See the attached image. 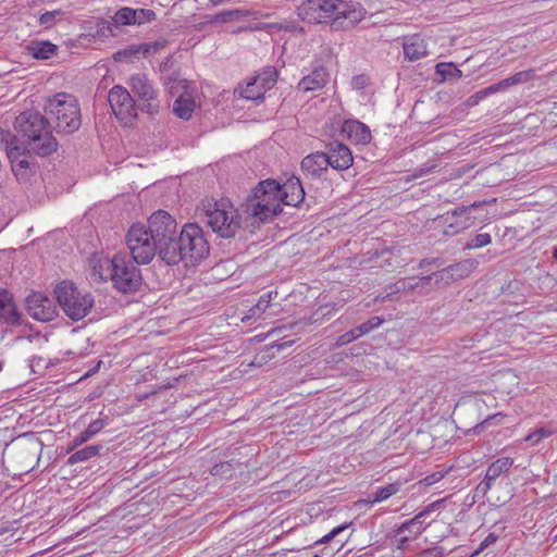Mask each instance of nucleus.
<instances>
[{"label": "nucleus", "mask_w": 557, "mask_h": 557, "mask_svg": "<svg viewBox=\"0 0 557 557\" xmlns=\"http://www.w3.org/2000/svg\"><path fill=\"white\" fill-rule=\"evenodd\" d=\"M364 8L354 1L307 0L297 8L298 16L308 23H330L335 29H347L366 16Z\"/></svg>", "instance_id": "obj_1"}, {"label": "nucleus", "mask_w": 557, "mask_h": 557, "mask_svg": "<svg viewBox=\"0 0 557 557\" xmlns=\"http://www.w3.org/2000/svg\"><path fill=\"white\" fill-rule=\"evenodd\" d=\"M15 129L25 139V147L40 157H47L58 150V141L52 135L51 124L37 111H24L15 119Z\"/></svg>", "instance_id": "obj_2"}, {"label": "nucleus", "mask_w": 557, "mask_h": 557, "mask_svg": "<svg viewBox=\"0 0 557 557\" xmlns=\"http://www.w3.org/2000/svg\"><path fill=\"white\" fill-rule=\"evenodd\" d=\"M133 258L126 253H115L112 259L100 260L94 267V275L98 273L101 280L110 278L113 286L121 293L137 292L141 285L140 270Z\"/></svg>", "instance_id": "obj_3"}, {"label": "nucleus", "mask_w": 557, "mask_h": 557, "mask_svg": "<svg viewBox=\"0 0 557 557\" xmlns=\"http://www.w3.org/2000/svg\"><path fill=\"white\" fill-rule=\"evenodd\" d=\"M242 210L252 223H264L282 212L280 183L275 180L260 182L242 205Z\"/></svg>", "instance_id": "obj_4"}, {"label": "nucleus", "mask_w": 557, "mask_h": 557, "mask_svg": "<svg viewBox=\"0 0 557 557\" xmlns=\"http://www.w3.org/2000/svg\"><path fill=\"white\" fill-rule=\"evenodd\" d=\"M45 113L58 134H73L81 127V108L72 95L60 92L48 99Z\"/></svg>", "instance_id": "obj_5"}, {"label": "nucleus", "mask_w": 557, "mask_h": 557, "mask_svg": "<svg viewBox=\"0 0 557 557\" xmlns=\"http://www.w3.org/2000/svg\"><path fill=\"white\" fill-rule=\"evenodd\" d=\"M55 299L65 313L73 321L85 318L94 306L90 293L79 290L72 282L62 281L54 288Z\"/></svg>", "instance_id": "obj_6"}, {"label": "nucleus", "mask_w": 557, "mask_h": 557, "mask_svg": "<svg viewBox=\"0 0 557 557\" xmlns=\"http://www.w3.org/2000/svg\"><path fill=\"white\" fill-rule=\"evenodd\" d=\"M202 220L220 237L231 238L240 227L239 215L234 206L226 199L209 203Z\"/></svg>", "instance_id": "obj_7"}, {"label": "nucleus", "mask_w": 557, "mask_h": 557, "mask_svg": "<svg viewBox=\"0 0 557 557\" xmlns=\"http://www.w3.org/2000/svg\"><path fill=\"white\" fill-rule=\"evenodd\" d=\"M0 140L5 141L7 156L11 163V170L21 184H26L35 175L37 163L30 161L28 148L23 143L12 136L10 133H5L0 127Z\"/></svg>", "instance_id": "obj_8"}, {"label": "nucleus", "mask_w": 557, "mask_h": 557, "mask_svg": "<svg viewBox=\"0 0 557 557\" xmlns=\"http://www.w3.org/2000/svg\"><path fill=\"white\" fill-rule=\"evenodd\" d=\"M126 245L137 264H148L158 253V244L152 238L148 227L134 224L126 234Z\"/></svg>", "instance_id": "obj_9"}, {"label": "nucleus", "mask_w": 557, "mask_h": 557, "mask_svg": "<svg viewBox=\"0 0 557 557\" xmlns=\"http://www.w3.org/2000/svg\"><path fill=\"white\" fill-rule=\"evenodd\" d=\"M178 237L186 265L195 264L209 255V244L199 225L194 223L186 224Z\"/></svg>", "instance_id": "obj_10"}, {"label": "nucleus", "mask_w": 557, "mask_h": 557, "mask_svg": "<svg viewBox=\"0 0 557 557\" xmlns=\"http://www.w3.org/2000/svg\"><path fill=\"white\" fill-rule=\"evenodd\" d=\"M276 81L277 71L273 66H268L250 78L244 87H239L237 91L240 97L247 100L259 101L275 85Z\"/></svg>", "instance_id": "obj_11"}, {"label": "nucleus", "mask_w": 557, "mask_h": 557, "mask_svg": "<svg viewBox=\"0 0 557 557\" xmlns=\"http://www.w3.org/2000/svg\"><path fill=\"white\" fill-rule=\"evenodd\" d=\"M108 101L116 119L124 124H128L137 116L135 101L125 87L113 86L109 91Z\"/></svg>", "instance_id": "obj_12"}, {"label": "nucleus", "mask_w": 557, "mask_h": 557, "mask_svg": "<svg viewBox=\"0 0 557 557\" xmlns=\"http://www.w3.org/2000/svg\"><path fill=\"white\" fill-rule=\"evenodd\" d=\"M128 86L141 102V108L149 114H153L159 110V101L157 99V90L146 74L137 73L129 77Z\"/></svg>", "instance_id": "obj_13"}, {"label": "nucleus", "mask_w": 557, "mask_h": 557, "mask_svg": "<svg viewBox=\"0 0 557 557\" xmlns=\"http://www.w3.org/2000/svg\"><path fill=\"white\" fill-rule=\"evenodd\" d=\"M176 226V221L163 210L152 213L148 220V230L158 247L177 236Z\"/></svg>", "instance_id": "obj_14"}, {"label": "nucleus", "mask_w": 557, "mask_h": 557, "mask_svg": "<svg viewBox=\"0 0 557 557\" xmlns=\"http://www.w3.org/2000/svg\"><path fill=\"white\" fill-rule=\"evenodd\" d=\"M26 310L28 314L40 322H48L57 315L53 301L41 293H33L26 298Z\"/></svg>", "instance_id": "obj_15"}, {"label": "nucleus", "mask_w": 557, "mask_h": 557, "mask_svg": "<svg viewBox=\"0 0 557 557\" xmlns=\"http://www.w3.org/2000/svg\"><path fill=\"white\" fill-rule=\"evenodd\" d=\"M483 203H485L484 201H475L473 203H471L470 206H462V207H458L456 209H454L451 212H448L444 219H445V222L447 223L446 227L444 228L443 231V234L445 236H451V235H455L468 227L471 226L472 222H471V219L470 218H466L463 220H451L453 218H459L463 214H466L467 212L471 211V210H474L476 208H479L480 206H482Z\"/></svg>", "instance_id": "obj_16"}, {"label": "nucleus", "mask_w": 557, "mask_h": 557, "mask_svg": "<svg viewBox=\"0 0 557 557\" xmlns=\"http://www.w3.org/2000/svg\"><path fill=\"white\" fill-rule=\"evenodd\" d=\"M324 156L330 161V166L337 171L349 169L354 162L350 149L339 141L330 143Z\"/></svg>", "instance_id": "obj_17"}, {"label": "nucleus", "mask_w": 557, "mask_h": 557, "mask_svg": "<svg viewBox=\"0 0 557 557\" xmlns=\"http://www.w3.org/2000/svg\"><path fill=\"white\" fill-rule=\"evenodd\" d=\"M472 261L466 260L448 265L437 272H434L435 287L441 285H449L450 283L463 278L469 275L472 268Z\"/></svg>", "instance_id": "obj_18"}, {"label": "nucleus", "mask_w": 557, "mask_h": 557, "mask_svg": "<svg viewBox=\"0 0 557 557\" xmlns=\"http://www.w3.org/2000/svg\"><path fill=\"white\" fill-rule=\"evenodd\" d=\"M306 193L300 180L292 176L284 184H280V198L286 206L298 207L305 199Z\"/></svg>", "instance_id": "obj_19"}, {"label": "nucleus", "mask_w": 557, "mask_h": 557, "mask_svg": "<svg viewBox=\"0 0 557 557\" xmlns=\"http://www.w3.org/2000/svg\"><path fill=\"white\" fill-rule=\"evenodd\" d=\"M329 166L330 161L322 151L310 153L301 161V170L312 178H321L327 172Z\"/></svg>", "instance_id": "obj_20"}, {"label": "nucleus", "mask_w": 557, "mask_h": 557, "mask_svg": "<svg viewBox=\"0 0 557 557\" xmlns=\"http://www.w3.org/2000/svg\"><path fill=\"white\" fill-rule=\"evenodd\" d=\"M0 321L8 325H20L21 313L14 301L13 295L7 290L0 288Z\"/></svg>", "instance_id": "obj_21"}, {"label": "nucleus", "mask_w": 557, "mask_h": 557, "mask_svg": "<svg viewBox=\"0 0 557 557\" xmlns=\"http://www.w3.org/2000/svg\"><path fill=\"white\" fill-rule=\"evenodd\" d=\"M329 82V72L326 67L318 65L313 67L310 74L302 77L297 85L298 90L315 91L322 89Z\"/></svg>", "instance_id": "obj_22"}, {"label": "nucleus", "mask_w": 557, "mask_h": 557, "mask_svg": "<svg viewBox=\"0 0 557 557\" xmlns=\"http://www.w3.org/2000/svg\"><path fill=\"white\" fill-rule=\"evenodd\" d=\"M157 255L168 265H176L184 261V253L178 235L170 240H165V243L159 246Z\"/></svg>", "instance_id": "obj_23"}, {"label": "nucleus", "mask_w": 557, "mask_h": 557, "mask_svg": "<svg viewBox=\"0 0 557 557\" xmlns=\"http://www.w3.org/2000/svg\"><path fill=\"white\" fill-rule=\"evenodd\" d=\"M404 54L409 61H417L426 55V45L419 35H412L405 38Z\"/></svg>", "instance_id": "obj_24"}, {"label": "nucleus", "mask_w": 557, "mask_h": 557, "mask_svg": "<svg viewBox=\"0 0 557 557\" xmlns=\"http://www.w3.org/2000/svg\"><path fill=\"white\" fill-rule=\"evenodd\" d=\"M344 132L357 144L366 145L371 140L369 127L359 121H347L344 125Z\"/></svg>", "instance_id": "obj_25"}, {"label": "nucleus", "mask_w": 557, "mask_h": 557, "mask_svg": "<svg viewBox=\"0 0 557 557\" xmlns=\"http://www.w3.org/2000/svg\"><path fill=\"white\" fill-rule=\"evenodd\" d=\"M27 50L34 59L48 60L57 53L58 47L50 41H32Z\"/></svg>", "instance_id": "obj_26"}, {"label": "nucleus", "mask_w": 557, "mask_h": 557, "mask_svg": "<svg viewBox=\"0 0 557 557\" xmlns=\"http://www.w3.org/2000/svg\"><path fill=\"white\" fill-rule=\"evenodd\" d=\"M249 15L248 10L244 9H234V10H227L223 11L213 15H207L206 21L210 24H225L233 21H239L243 17H246Z\"/></svg>", "instance_id": "obj_27"}, {"label": "nucleus", "mask_w": 557, "mask_h": 557, "mask_svg": "<svg viewBox=\"0 0 557 557\" xmlns=\"http://www.w3.org/2000/svg\"><path fill=\"white\" fill-rule=\"evenodd\" d=\"M424 513H417L412 519L405 521L398 529L396 535L409 533L414 540L424 530Z\"/></svg>", "instance_id": "obj_28"}, {"label": "nucleus", "mask_w": 557, "mask_h": 557, "mask_svg": "<svg viewBox=\"0 0 557 557\" xmlns=\"http://www.w3.org/2000/svg\"><path fill=\"white\" fill-rule=\"evenodd\" d=\"M512 465L513 459L510 457L498 458L488 466L485 476L494 483L498 476L508 472Z\"/></svg>", "instance_id": "obj_29"}, {"label": "nucleus", "mask_w": 557, "mask_h": 557, "mask_svg": "<svg viewBox=\"0 0 557 557\" xmlns=\"http://www.w3.org/2000/svg\"><path fill=\"white\" fill-rule=\"evenodd\" d=\"M102 449V445L96 444V445H89L84 448L75 450L67 459V465H75L78 462L87 461L100 454V450Z\"/></svg>", "instance_id": "obj_30"}, {"label": "nucleus", "mask_w": 557, "mask_h": 557, "mask_svg": "<svg viewBox=\"0 0 557 557\" xmlns=\"http://www.w3.org/2000/svg\"><path fill=\"white\" fill-rule=\"evenodd\" d=\"M401 483L394 482L385 486H380L371 494H369L368 503L374 504L386 500L391 496L397 494L400 491Z\"/></svg>", "instance_id": "obj_31"}, {"label": "nucleus", "mask_w": 557, "mask_h": 557, "mask_svg": "<svg viewBox=\"0 0 557 557\" xmlns=\"http://www.w3.org/2000/svg\"><path fill=\"white\" fill-rule=\"evenodd\" d=\"M195 110V101L190 97L181 96L173 104V112L183 120H188Z\"/></svg>", "instance_id": "obj_32"}, {"label": "nucleus", "mask_w": 557, "mask_h": 557, "mask_svg": "<svg viewBox=\"0 0 557 557\" xmlns=\"http://www.w3.org/2000/svg\"><path fill=\"white\" fill-rule=\"evenodd\" d=\"M272 300V293L263 294L258 302L252 306L248 313L242 318L243 322H246L251 319H260L265 313L267 309L270 307V302Z\"/></svg>", "instance_id": "obj_33"}, {"label": "nucleus", "mask_w": 557, "mask_h": 557, "mask_svg": "<svg viewBox=\"0 0 557 557\" xmlns=\"http://www.w3.org/2000/svg\"><path fill=\"white\" fill-rule=\"evenodd\" d=\"M135 14L136 10L133 8H121L112 16V25H114L116 28L135 25Z\"/></svg>", "instance_id": "obj_34"}, {"label": "nucleus", "mask_w": 557, "mask_h": 557, "mask_svg": "<svg viewBox=\"0 0 557 557\" xmlns=\"http://www.w3.org/2000/svg\"><path fill=\"white\" fill-rule=\"evenodd\" d=\"M435 72L443 81L456 79L462 76V72L453 63H438Z\"/></svg>", "instance_id": "obj_35"}, {"label": "nucleus", "mask_w": 557, "mask_h": 557, "mask_svg": "<svg viewBox=\"0 0 557 557\" xmlns=\"http://www.w3.org/2000/svg\"><path fill=\"white\" fill-rule=\"evenodd\" d=\"M139 53H143L140 45L139 46H131L126 49L116 51L113 54V59L115 62H131L135 58H137Z\"/></svg>", "instance_id": "obj_36"}, {"label": "nucleus", "mask_w": 557, "mask_h": 557, "mask_svg": "<svg viewBox=\"0 0 557 557\" xmlns=\"http://www.w3.org/2000/svg\"><path fill=\"white\" fill-rule=\"evenodd\" d=\"M553 435V431L547 428H539L533 432L529 433L523 441L528 443L530 446L537 445L542 440L549 437Z\"/></svg>", "instance_id": "obj_37"}, {"label": "nucleus", "mask_w": 557, "mask_h": 557, "mask_svg": "<svg viewBox=\"0 0 557 557\" xmlns=\"http://www.w3.org/2000/svg\"><path fill=\"white\" fill-rule=\"evenodd\" d=\"M533 76H534L533 70H525V71L517 72L512 76L505 78V83L507 84V88H509L511 86L524 84V83L531 81L533 78Z\"/></svg>", "instance_id": "obj_38"}, {"label": "nucleus", "mask_w": 557, "mask_h": 557, "mask_svg": "<svg viewBox=\"0 0 557 557\" xmlns=\"http://www.w3.org/2000/svg\"><path fill=\"white\" fill-rule=\"evenodd\" d=\"M233 470H234L233 461H224V462H220V463L214 465L211 468L210 473L212 475H220L222 478H230V476H232Z\"/></svg>", "instance_id": "obj_39"}, {"label": "nucleus", "mask_w": 557, "mask_h": 557, "mask_svg": "<svg viewBox=\"0 0 557 557\" xmlns=\"http://www.w3.org/2000/svg\"><path fill=\"white\" fill-rule=\"evenodd\" d=\"M391 294H398V293H411L413 292L412 281L411 277L408 278H400L393 285L388 287Z\"/></svg>", "instance_id": "obj_40"}, {"label": "nucleus", "mask_w": 557, "mask_h": 557, "mask_svg": "<svg viewBox=\"0 0 557 557\" xmlns=\"http://www.w3.org/2000/svg\"><path fill=\"white\" fill-rule=\"evenodd\" d=\"M383 321L384 320L381 317H377V315L372 317L367 322L358 325L357 331L360 334V336H363V335L370 333L371 331L377 329L379 326H381Z\"/></svg>", "instance_id": "obj_41"}, {"label": "nucleus", "mask_w": 557, "mask_h": 557, "mask_svg": "<svg viewBox=\"0 0 557 557\" xmlns=\"http://www.w3.org/2000/svg\"><path fill=\"white\" fill-rule=\"evenodd\" d=\"M492 242V237L487 233H481L475 235L470 242H468L465 246L466 249L472 248H482L490 245Z\"/></svg>", "instance_id": "obj_42"}, {"label": "nucleus", "mask_w": 557, "mask_h": 557, "mask_svg": "<svg viewBox=\"0 0 557 557\" xmlns=\"http://www.w3.org/2000/svg\"><path fill=\"white\" fill-rule=\"evenodd\" d=\"M63 12L61 10L47 11L39 17V24L45 28H49L54 25L57 18L61 17Z\"/></svg>", "instance_id": "obj_43"}, {"label": "nucleus", "mask_w": 557, "mask_h": 557, "mask_svg": "<svg viewBox=\"0 0 557 557\" xmlns=\"http://www.w3.org/2000/svg\"><path fill=\"white\" fill-rule=\"evenodd\" d=\"M136 14L134 17L135 25H143L146 23H150L156 20V13L154 11L150 9H135Z\"/></svg>", "instance_id": "obj_44"}, {"label": "nucleus", "mask_w": 557, "mask_h": 557, "mask_svg": "<svg viewBox=\"0 0 557 557\" xmlns=\"http://www.w3.org/2000/svg\"><path fill=\"white\" fill-rule=\"evenodd\" d=\"M272 28H277L280 30H286V32H300L304 33V28L299 26V24L295 21H282L280 23H273L271 24Z\"/></svg>", "instance_id": "obj_45"}, {"label": "nucleus", "mask_w": 557, "mask_h": 557, "mask_svg": "<svg viewBox=\"0 0 557 557\" xmlns=\"http://www.w3.org/2000/svg\"><path fill=\"white\" fill-rule=\"evenodd\" d=\"M498 539V535L494 532L487 534V536L480 543L479 547L471 554L470 557H476L481 552L494 544Z\"/></svg>", "instance_id": "obj_46"}, {"label": "nucleus", "mask_w": 557, "mask_h": 557, "mask_svg": "<svg viewBox=\"0 0 557 557\" xmlns=\"http://www.w3.org/2000/svg\"><path fill=\"white\" fill-rule=\"evenodd\" d=\"M361 337L360 334L358 333L357 331V326L355 329H351L350 331L348 332H345L344 334H342L338 338H337V346H344V345H347L351 342H354L355 339Z\"/></svg>", "instance_id": "obj_47"}, {"label": "nucleus", "mask_w": 557, "mask_h": 557, "mask_svg": "<svg viewBox=\"0 0 557 557\" xmlns=\"http://www.w3.org/2000/svg\"><path fill=\"white\" fill-rule=\"evenodd\" d=\"M349 525L348 524H341L336 528H334L330 533L318 540L314 544H325L334 540L336 536H338L343 531H345Z\"/></svg>", "instance_id": "obj_48"}, {"label": "nucleus", "mask_w": 557, "mask_h": 557, "mask_svg": "<svg viewBox=\"0 0 557 557\" xmlns=\"http://www.w3.org/2000/svg\"><path fill=\"white\" fill-rule=\"evenodd\" d=\"M447 471H444V470H441V471H436L434 473H431L429 475H426L425 478H423L420 483L424 486H431L437 482H440L445 475H446Z\"/></svg>", "instance_id": "obj_49"}, {"label": "nucleus", "mask_w": 557, "mask_h": 557, "mask_svg": "<svg viewBox=\"0 0 557 557\" xmlns=\"http://www.w3.org/2000/svg\"><path fill=\"white\" fill-rule=\"evenodd\" d=\"M493 482L488 480L486 476L476 485L474 490V497L481 496L484 497L487 492L491 490Z\"/></svg>", "instance_id": "obj_50"}, {"label": "nucleus", "mask_w": 557, "mask_h": 557, "mask_svg": "<svg viewBox=\"0 0 557 557\" xmlns=\"http://www.w3.org/2000/svg\"><path fill=\"white\" fill-rule=\"evenodd\" d=\"M166 44L168 42L165 40H160V41L140 45L141 50H143V55H145V57L149 55L150 48H153V52H157V51L163 49L166 46Z\"/></svg>", "instance_id": "obj_51"}, {"label": "nucleus", "mask_w": 557, "mask_h": 557, "mask_svg": "<svg viewBox=\"0 0 557 557\" xmlns=\"http://www.w3.org/2000/svg\"><path fill=\"white\" fill-rule=\"evenodd\" d=\"M107 425V422L103 419H96L91 421L87 430L89 433H91L94 436L97 435L104 426Z\"/></svg>", "instance_id": "obj_52"}, {"label": "nucleus", "mask_w": 557, "mask_h": 557, "mask_svg": "<svg viewBox=\"0 0 557 557\" xmlns=\"http://www.w3.org/2000/svg\"><path fill=\"white\" fill-rule=\"evenodd\" d=\"M30 369L34 373L39 372L40 369L47 368L48 362L44 357H33L30 359Z\"/></svg>", "instance_id": "obj_53"}, {"label": "nucleus", "mask_w": 557, "mask_h": 557, "mask_svg": "<svg viewBox=\"0 0 557 557\" xmlns=\"http://www.w3.org/2000/svg\"><path fill=\"white\" fill-rule=\"evenodd\" d=\"M507 84L505 83V79L496 83V84H493L488 87L485 88L486 92H487V96L490 95H493V94H496L498 91H505L507 90Z\"/></svg>", "instance_id": "obj_54"}, {"label": "nucleus", "mask_w": 557, "mask_h": 557, "mask_svg": "<svg viewBox=\"0 0 557 557\" xmlns=\"http://www.w3.org/2000/svg\"><path fill=\"white\" fill-rule=\"evenodd\" d=\"M413 539L408 536V535H404V534L397 535V540H396L397 544H396V546H397L398 549H406L408 547L409 543Z\"/></svg>", "instance_id": "obj_55"}, {"label": "nucleus", "mask_w": 557, "mask_h": 557, "mask_svg": "<svg viewBox=\"0 0 557 557\" xmlns=\"http://www.w3.org/2000/svg\"><path fill=\"white\" fill-rule=\"evenodd\" d=\"M86 442H88V441L86 440V437H85L82 433H79L77 436H75V437L73 438V441H72L71 445H70V446H69V448H67V451L70 453V451L74 450L76 447H78V446L83 445V444H84V443H86Z\"/></svg>", "instance_id": "obj_56"}, {"label": "nucleus", "mask_w": 557, "mask_h": 557, "mask_svg": "<svg viewBox=\"0 0 557 557\" xmlns=\"http://www.w3.org/2000/svg\"><path fill=\"white\" fill-rule=\"evenodd\" d=\"M368 83V78L364 75H357L352 78V87L356 89L363 88Z\"/></svg>", "instance_id": "obj_57"}, {"label": "nucleus", "mask_w": 557, "mask_h": 557, "mask_svg": "<svg viewBox=\"0 0 557 557\" xmlns=\"http://www.w3.org/2000/svg\"><path fill=\"white\" fill-rule=\"evenodd\" d=\"M443 499H438L436 502H433L429 504L423 510H421L419 513H424V518L430 515L431 512L435 511L440 505L443 503Z\"/></svg>", "instance_id": "obj_58"}, {"label": "nucleus", "mask_w": 557, "mask_h": 557, "mask_svg": "<svg viewBox=\"0 0 557 557\" xmlns=\"http://www.w3.org/2000/svg\"><path fill=\"white\" fill-rule=\"evenodd\" d=\"M418 278H419V282L421 284H423V289L430 292L431 288H429V286L432 284V281L435 282L434 273H432L431 275L418 276Z\"/></svg>", "instance_id": "obj_59"}, {"label": "nucleus", "mask_w": 557, "mask_h": 557, "mask_svg": "<svg viewBox=\"0 0 557 557\" xmlns=\"http://www.w3.org/2000/svg\"><path fill=\"white\" fill-rule=\"evenodd\" d=\"M431 264H435V265L440 267V265H442V261L438 258H433V259L425 258L419 262L418 268L424 269L425 267L431 265Z\"/></svg>", "instance_id": "obj_60"}, {"label": "nucleus", "mask_w": 557, "mask_h": 557, "mask_svg": "<svg viewBox=\"0 0 557 557\" xmlns=\"http://www.w3.org/2000/svg\"><path fill=\"white\" fill-rule=\"evenodd\" d=\"M411 281H412L413 292H414V290H418V292H419V294H428V293H429V290H424V289H423V284H421V283L419 282L418 276H412V277H411Z\"/></svg>", "instance_id": "obj_61"}, {"label": "nucleus", "mask_w": 557, "mask_h": 557, "mask_svg": "<svg viewBox=\"0 0 557 557\" xmlns=\"http://www.w3.org/2000/svg\"><path fill=\"white\" fill-rule=\"evenodd\" d=\"M486 97H488V96H487L485 88H483V89L476 91L474 95H472V98H479L480 101Z\"/></svg>", "instance_id": "obj_62"}, {"label": "nucleus", "mask_w": 557, "mask_h": 557, "mask_svg": "<svg viewBox=\"0 0 557 557\" xmlns=\"http://www.w3.org/2000/svg\"><path fill=\"white\" fill-rule=\"evenodd\" d=\"M293 344V341L289 342H283V343H275L272 345V347H276L278 350L284 349L287 346H290Z\"/></svg>", "instance_id": "obj_63"}, {"label": "nucleus", "mask_w": 557, "mask_h": 557, "mask_svg": "<svg viewBox=\"0 0 557 557\" xmlns=\"http://www.w3.org/2000/svg\"><path fill=\"white\" fill-rule=\"evenodd\" d=\"M82 434L86 437L87 441H89L94 437V435L91 433H89V431L87 429L85 431H83Z\"/></svg>", "instance_id": "obj_64"}]
</instances>
